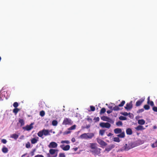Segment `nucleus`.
I'll use <instances>...</instances> for the list:
<instances>
[{"mask_svg":"<svg viewBox=\"0 0 157 157\" xmlns=\"http://www.w3.org/2000/svg\"><path fill=\"white\" fill-rule=\"evenodd\" d=\"M71 132L70 131H66L63 132V135L68 134L70 133Z\"/></svg>","mask_w":157,"mask_h":157,"instance_id":"obj_44","label":"nucleus"},{"mask_svg":"<svg viewBox=\"0 0 157 157\" xmlns=\"http://www.w3.org/2000/svg\"><path fill=\"white\" fill-rule=\"evenodd\" d=\"M42 131L43 133V135H44L45 136H47L49 134V132L48 130H45L44 129Z\"/></svg>","mask_w":157,"mask_h":157,"instance_id":"obj_21","label":"nucleus"},{"mask_svg":"<svg viewBox=\"0 0 157 157\" xmlns=\"http://www.w3.org/2000/svg\"><path fill=\"white\" fill-rule=\"evenodd\" d=\"M126 133L127 135H131L132 133V132L131 129L128 128L126 130Z\"/></svg>","mask_w":157,"mask_h":157,"instance_id":"obj_16","label":"nucleus"},{"mask_svg":"<svg viewBox=\"0 0 157 157\" xmlns=\"http://www.w3.org/2000/svg\"><path fill=\"white\" fill-rule=\"evenodd\" d=\"M76 127V125L75 124L71 126L69 128H68V130H74L75 129Z\"/></svg>","mask_w":157,"mask_h":157,"instance_id":"obj_27","label":"nucleus"},{"mask_svg":"<svg viewBox=\"0 0 157 157\" xmlns=\"http://www.w3.org/2000/svg\"><path fill=\"white\" fill-rule=\"evenodd\" d=\"M145 122V121L143 119H140L138 120V123L140 125H144Z\"/></svg>","mask_w":157,"mask_h":157,"instance_id":"obj_19","label":"nucleus"},{"mask_svg":"<svg viewBox=\"0 0 157 157\" xmlns=\"http://www.w3.org/2000/svg\"><path fill=\"white\" fill-rule=\"evenodd\" d=\"M116 124L117 126H122V123L121 121H119L116 122Z\"/></svg>","mask_w":157,"mask_h":157,"instance_id":"obj_35","label":"nucleus"},{"mask_svg":"<svg viewBox=\"0 0 157 157\" xmlns=\"http://www.w3.org/2000/svg\"><path fill=\"white\" fill-rule=\"evenodd\" d=\"M106 111V109L105 108H102L101 110L100 114H102L104 113Z\"/></svg>","mask_w":157,"mask_h":157,"instance_id":"obj_30","label":"nucleus"},{"mask_svg":"<svg viewBox=\"0 0 157 157\" xmlns=\"http://www.w3.org/2000/svg\"><path fill=\"white\" fill-rule=\"evenodd\" d=\"M18 135L17 134H13L11 135L10 137L11 138H13L15 140H16L17 138H18Z\"/></svg>","mask_w":157,"mask_h":157,"instance_id":"obj_18","label":"nucleus"},{"mask_svg":"<svg viewBox=\"0 0 157 157\" xmlns=\"http://www.w3.org/2000/svg\"><path fill=\"white\" fill-rule=\"evenodd\" d=\"M119 119L121 120H125L126 119V118L125 117L122 116H121V117H120Z\"/></svg>","mask_w":157,"mask_h":157,"instance_id":"obj_40","label":"nucleus"},{"mask_svg":"<svg viewBox=\"0 0 157 157\" xmlns=\"http://www.w3.org/2000/svg\"><path fill=\"white\" fill-rule=\"evenodd\" d=\"M114 132L116 134H118L117 136L120 138H124L125 137L124 132L122 131L121 128H116L114 130Z\"/></svg>","mask_w":157,"mask_h":157,"instance_id":"obj_2","label":"nucleus"},{"mask_svg":"<svg viewBox=\"0 0 157 157\" xmlns=\"http://www.w3.org/2000/svg\"><path fill=\"white\" fill-rule=\"evenodd\" d=\"M20 110V109L17 108H15L13 110V112L15 115H16Z\"/></svg>","mask_w":157,"mask_h":157,"instance_id":"obj_25","label":"nucleus"},{"mask_svg":"<svg viewBox=\"0 0 157 157\" xmlns=\"http://www.w3.org/2000/svg\"><path fill=\"white\" fill-rule=\"evenodd\" d=\"M97 142L99 144L102 146H106L107 145L106 143L100 139H97Z\"/></svg>","mask_w":157,"mask_h":157,"instance_id":"obj_11","label":"nucleus"},{"mask_svg":"<svg viewBox=\"0 0 157 157\" xmlns=\"http://www.w3.org/2000/svg\"><path fill=\"white\" fill-rule=\"evenodd\" d=\"M113 135V134H112V133H111L110 132H109L107 135V136H112Z\"/></svg>","mask_w":157,"mask_h":157,"instance_id":"obj_54","label":"nucleus"},{"mask_svg":"<svg viewBox=\"0 0 157 157\" xmlns=\"http://www.w3.org/2000/svg\"><path fill=\"white\" fill-rule=\"evenodd\" d=\"M147 103L150 104L151 106H153L154 105V103L153 101H150V97H148L147 98Z\"/></svg>","mask_w":157,"mask_h":157,"instance_id":"obj_15","label":"nucleus"},{"mask_svg":"<svg viewBox=\"0 0 157 157\" xmlns=\"http://www.w3.org/2000/svg\"><path fill=\"white\" fill-rule=\"evenodd\" d=\"M61 143L62 144L66 143L67 144H69L70 143V142L69 140H62Z\"/></svg>","mask_w":157,"mask_h":157,"instance_id":"obj_32","label":"nucleus"},{"mask_svg":"<svg viewBox=\"0 0 157 157\" xmlns=\"http://www.w3.org/2000/svg\"><path fill=\"white\" fill-rule=\"evenodd\" d=\"M73 149L75 151H76L78 149L77 147H75L73 148Z\"/></svg>","mask_w":157,"mask_h":157,"instance_id":"obj_56","label":"nucleus"},{"mask_svg":"<svg viewBox=\"0 0 157 157\" xmlns=\"http://www.w3.org/2000/svg\"><path fill=\"white\" fill-rule=\"evenodd\" d=\"M87 139H91L94 136V133H87Z\"/></svg>","mask_w":157,"mask_h":157,"instance_id":"obj_22","label":"nucleus"},{"mask_svg":"<svg viewBox=\"0 0 157 157\" xmlns=\"http://www.w3.org/2000/svg\"><path fill=\"white\" fill-rule=\"evenodd\" d=\"M125 114H124V115H128V113L126 112L125 113Z\"/></svg>","mask_w":157,"mask_h":157,"instance_id":"obj_59","label":"nucleus"},{"mask_svg":"<svg viewBox=\"0 0 157 157\" xmlns=\"http://www.w3.org/2000/svg\"><path fill=\"white\" fill-rule=\"evenodd\" d=\"M34 157H44V156L41 155H37L35 156Z\"/></svg>","mask_w":157,"mask_h":157,"instance_id":"obj_51","label":"nucleus"},{"mask_svg":"<svg viewBox=\"0 0 157 157\" xmlns=\"http://www.w3.org/2000/svg\"><path fill=\"white\" fill-rule=\"evenodd\" d=\"M132 107V101H131L129 103H127L126 105V106L124 107L125 109L127 110H129Z\"/></svg>","mask_w":157,"mask_h":157,"instance_id":"obj_10","label":"nucleus"},{"mask_svg":"<svg viewBox=\"0 0 157 157\" xmlns=\"http://www.w3.org/2000/svg\"><path fill=\"white\" fill-rule=\"evenodd\" d=\"M101 119L104 121H108V120L109 119V118L107 117L104 116L101 117Z\"/></svg>","mask_w":157,"mask_h":157,"instance_id":"obj_26","label":"nucleus"},{"mask_svg":"<svg viewBox=\"0 0 157 157\" xmlns=\"http://www.w3.org/2000/svg\"><path fill=\"white\" fill-rule=\"evenodd\" d=\"M33 123H32L29 125H27L25 127H23V128L27 131H29L33 128Z\"/></svg>","mask_w":157,"mask_h":157,"instance_id":"obj_8","label":"nucleus"},{"mask_svg":"<svg viewBox=\"0 0 157 157\" xmlns=\"http://www.w3.org/2000/svg\"><path fill=\"white\" fill-rule=\"evenodd\" d=\"M108 108L111 109L113 110V107L112 106H108Z\"/></svg>","mask_w":157,"mask_h":157,"instance_id":"obj_55","label":"nucleus"},{"mask_svg":"<svg viewBox=\"0 0 157 157\" xmlns=\"http://www.w3.org/2000/svg\"><path fill=\"white\" fill-rule=\"evenodd\" d=\"M144 108L146 110H148L150 109V106L148 105H145L144 106Z\"/></svg>","mask_w":157,"mask_h":157,"instance_id":"obj_34","label":"nucleus"},{"mask_svg":"<svg viewBox=\"0 0 157 157\" xmlns=\"http://www.w3.org/2000/svg\"><path fill=\"white\" fill-rule=\"evenodd\" d=\"M144 128L143 127V126L141 125H138L135 128V129L137 131L139 130H142L144 129Z\"/></svg>","mask_w":157,"mask_h":157,"instance_id":"obj_17","label":"nucleus"},{"mask_svg":"<svg viewBox=\"0 0 157 157\" xmlns=\"http://www.w3.org/2000/svg\"><path fill=\"white\" fill-rule=\"evenodd\" d=\"M58 122L56 120H53L52 122V124L53 125L56 126L57 125Z\"/></svg>","mask_w":157,"mask_h":157,"instance_id":"obj_31","label":"nucleus"},{"mask_svg":"<svg viewBox=\"0 0 157 157\" xmlns=\"http://www.w3.org/2000/svg\"><path fill=\"white\" fill-rule=\"evenodd\" d=\"M1 142L4 144H5L6 143V142H7V141L5 139H3L2 140Z\"/></svg>","mask_w":157,"mask_h":157,"instance_id":"obj_45","label":"nucleus"},{"mask_svg":"<svg viewBox=\"0 0 157 157\" xmlns=\"http://www.w3.org/2000/svg\"><path fill=\"white\" fill-rule=\"evenodd\" d=\"M35 151V149H34L31 152L30 154L31 156H33L34 155V153Z\"/></svg>","mask_w":157,"mask_h":157,"instance_id":"obj_46","label":"nucleus"},{"mask_svg":"<svg viewBox=\"0 0 157 157\" xmlns=\"http://www.w3.org/2000/svg\"><path fill=\"white\" fill-rule=\"evenodd\" d=\"M39 137L36 136L35 138L32 139L31 140V143L34 144H36L38 141Z\"/></svg>","mask_w":157,"mask_h":157,"instance_id":"obj_13","label":"nucleus"},{"mask_svg":"<svg viewBox=\"0 0 157 157\" xmlns=\"http://www.w3.org/2000/svg\"><path fill=\"white\" fill-rule=\"evenodd\" d=\"M60 147L64 151H67L69 150L70 148V146L69 145H67L65 146H64V144L61 145L60 146Z\"/></svg>","mask_w":157,"mask_h":157,"instance_id":"obj_9","label":"nucleus"},{"mask_svg":"<svg viewBox=\"0 0 157 157\" xmlns=\"http://www.w3.org/2000/svg\"><path fill=\"white\" fill-rule=\"evenodd\" d=\"M2 151L4 153H6L8 152V150L7 147H4L2 148Z\"/></svg>","mask_w":157,"mask_h":157,"instance_id":"obj_24","label":"nucleus"},{"mask_svg":"<svg viewBox=\"0 0 157 157\" xmlns=\"http://www.w3.org/2000/svg\"><path fill=\"white\" fill-rule=\"evenodd\" d=\"M1 57L0 56V61H1Z\"/></svg>","mask_w":157,"mask_h":157,"instance_id":"obj_60","label":"nucleus"},{"mask_svg":"<svg viewBox=\"0 0 157 157\" xmlns=\"http://www.w3.org/2000/svg\"><path fill=\"white\" fill-rule=\"evenodd\" d=\"M144 101V99H141L137 101L136 103V106H140Z\"/></svg>","mask_w":157,"mask_h":157,"instance_id":"obj_14","label":"nucleus"},{"mask_svg":"<svg viewBox=\"0 0 157 157\" xmlns=\"http://www.w3.org/2000/svg\"><path fill=\"white\" fill-rule=\"evenodd\" d=\"M38 136L41 137L43 135V133L42 131H40L37 133Z\"/></svg>","mask_w":157,"mask_h":157,"instance_id":"obj_29","label":"nucleus"},{"mask_svg":"<svg viewBox=\"0 0 157 157\" xmlns=\"http://www.w3.org/2000/svg\"><path fill=\"white\" fill-rule=\"evenodd\" d=\"M72 122L71 119L69 118H65L62 123L63 125H71L72 124Z\"/></svg>","mask_w":157,"mask_h":157,"instance_id":"obj_4","label":"nucleus"},{"mask_svg":"<svg viewBox=\"0 0 157 157\" xmlns=\"http://www.w3.org/2000/svg\"><path fill=\"white\" fill-rule=\"evenodd\" d=\"M26 147L27 148H29L30 147V144L29 142H28L26 144Z\"/></svg>","mask_w":157,"mask_h":157,"instance_id":"obj_42","label":"nucleus"},{"mask_svg":"<svg viewBox=\"0 0 157 157\" xmlns=\"http://www.w3.org/2000/svg\"><path fill=\"white\" fill-rule=\"evenodd\" d=\"M127 146L128 145L127 144H126L124 145L125 149L126 150H128L131 148H128Z\"/></svg>","mask_w":157,"mask_h":157,"instance_id":"obj_47","label":"nucleus"},{"mask_svg":"<svg viewBox=\"0 0 157 157\" xmlns=\"http://www.w3.org/2000/svg\"><path fill=\"white\" fill-rule=\"evenodd\" d=\"M94 120L96 121H98L99 120V118L98 117H95L94 118Z\"/></svg>","mask_w":157,"mask_h":157,"instance_id":"obj_49","label":"nucleus"},{"mask_svg":"<svg viewBox=\"0 0 157 157\" xmlns=\"http://www.w3.org/2000/svg\"><path fill=\"white\" fill-rule=\"evenodd\" d=\"M100 126L102 128H109L111 127V124L108 122H101L100 124Z\"/></svg>","mask_w":157,"mask_h":157,"instance_id":"obj_6","label":"nucleus"},{"mask_svg":"<svg viewBox=\"0 0 157 157\" xmlns=\"http://www.w3.org/2000/svg\"><path fill=\"white\" fill-rule=\"evenodd\" d=\"M115 147V145L113 144H111L108 146L105 149L104 151H107V152H109L112 149L114 148Z\"/></svg>","mask_w":157,"mask_h":157,"instance_id":"obj_12","label":"nucleus"},{"mask_svg":"<svg viewBox=\"0 0 157 157\" xmlns=\"http://www.w3.org/2000/svg\"><path fill=\"white\" fill-rule=\"evenodd\" d=\"M90 126L89 125H88L86 126V128H90Z\"/></svg>","mask_w":157,"mask_h":157,"instance_id":"obj_57","label":"nucleus"},{"mask_svg":"<svg viewBox=\"0 0 157 157\" xmlns=\"http://www.w3.org/2000/svg\"><path fill=\"white\" fill-rule=\"evenodd\" d=\"M26 154H23V155H22L21 156V157H23L25 156L26 155Z\"/></svg>","mask_w":157,"mask_h":157,"instance_id":"obj_58","label":"nucleus"},{"mask_svg":"<svg viewBox=\"0 0 157 157\" xmlns=\"http://www.w3.org/2000/svg\"><path fill=\"white\" fill-rule=\"evenodd\" d=\"M80 137L82 139H87V133H84L80 135Z\"/></svg>","mask_w":157,"mask_h":157,"instance_id":"obj_20","label":"nucleus"},{"mask_svg":"<svg viewBox=\"0 0 157 157\" xmlns=\"http://www.w3.org/2000/svg\"><path fill=\"white\" fill-rule=\"evenodd\" d=\"M90 108L91 111H95V107L93 106H90Z\"/></svg>","mask_w":157,"mask_h":157,"instance_id":"obj_39","label":"nucleus"},{"mask_svg":"<svg viewBox=\"0 0 157 157\" xmlns=\"http://www.w3.org/2000/svg\"><path fill=\"white\" fill-rule=\"evenodd\" d=\"M152 110L154 112H157V107L153 106L152 108Z\"/></svg>","mask_w":157,"mask_h":157,"instance_id":"obj_43","label":"nucleus"},{"mask_svg":"<svg viewBox=\"0 0 157 157\" xmlns=\"http://www.w3.org/2000/svg\"><path fill=\"white\" fill-rule=\"evenodd\" d=\"M18 105H19L18 103L16 102H14L13 105V107L15 108H17V107L18 106Z\"/></svg>","mask_w":157,"mask_h":157,"instance_id":"obj_37","label":"nucleus"},{"mask_svg":"<svg viewBox=\"0 0 157 157\" xmlns=\"http://www.w3.org/2000/svg\"><path fill=\"white\" fill-rule=\"evenodd\" d=\"M71 141L73 142H74L75 141V138L73 137L71 139Z\"/></svg>","mask_w":157,"mask_h":157,"instance_id":"obj_53","label":"nucleus"},{"mask_svg":"<svg viewBox=\"0 0 157 157\" xmlns=\"http://www.w3.org/2000/svg\"><path fill=\"white\" fill-rule=\"evenodd\" d=\"M151 147L153 148H155L157 147V141L151 145Z\"/></svg>","mask_w":157,"mask_h":157,"instance_id":"obj_38","label":"nucleus"},{"mask_svg":"<svg viewBox=\"0 0 157 157\" xmlns=\"http://www.w3.org/2000/svg\"><path fill=\"white\" fill-rule=\"evenodd\" d=\"M58 151V150L57 149H51L49 150V152L52 156L51 157H56L57 156Z\"/></svg>","mask_w":157,"mask_h":157,"instance_id":"obj_3","label":"nucleus"},{"mask_svg":"<svg viewBox=\"0 0 157 157\" xmlns=\"http://www.w3.org/2000/svg\"><path fill=\"white\" fill-rule=\"evenodd\" d=\"M45 113L44 111L42 110L40 113V115L41 117H43L45 115Z\"/></svg>","mask_w":157,"mask_h":157,"instance_id":"obj_36","label":"nucleus"},{"mask_svg":"<svg viewBox=\"0 0 157 157\" xmlns=\"http://www.w3.org/2000/svg\"><path fill=\"white\" fill-rule=\"evenodd\" d=\"M125 103V101H122L121 104L118 105H115L114 107L113 108V110L114 111H118L120 110L119 107H122L123 106L124 104Z\"/></svg>","mask_w":157,"mask_h":157,"instance_id":"obj_5","label":"nucleus"},{"mask_svg":"<svg viewBox=\"0 0 157 157\" xmlns=\"http://www.w3.org/2000/svg\"><path fill=\"white\" fill-rule=\"evenodd\" d=\"M86 120L90 122H91L92 121V119L89 117H88L86 118Z\"/></svg>","mask_w":157,"mask_h":157,"instance_id":"obj_48","label":"nucleus"},{"mask_svg":"<svg viewBox=\"0 0 157 157\" xmlns=\"http://www.w3.org/2000/svg\"><path fill=\"white\" fill-rule=\"evenodd\" d=\"M119 138V137H114L113 138V141L115 142H119L120 141V140Z\"/></svg>","mask_w":157,"mask_h":157,"instance_id":"obj_28","label":"nucleus"},{"mask_svg":"<svg viewBox=\"0 0 157 157\" xmlns=\"http://www.w3.org/2000/svg\"><path fill=\"white\" fill-rule=\"evenodd\" d=\"M19 122L21 124V126H23L24 125L25 122L24 120L22 119H19Z\"/></svg>","mask_w":157,"mask_h":157,"instance_id":"obj_23","label":"nucleus"},{"mask_svg":"<svg viewBox=\"0 0 157 157\" xmlns=\"http://www.w3.org/2000/svg\"><path fill=\"white\" fill-rule=\"evenodd\" d=\"M122 157L121 156L120 157Z\"/></svg>","mask_w":157,"mask_h":157,"instance_id":"obj_61","label":"nucleus"},{"mask_svg":"<svg viewBox=\"0 0 157 157\" xmlns=\"http://www.w3.org/2000/svg\"><path fill=\"white\" fill-rule=\"evenodd\" d=\"M144 111V109H140L138 111V113H141L143 112Z\"/></svg>","mask_w":157,"mask_h":157,"instance_id":"obj_50","label":"nucleus"},{"mask_svg":"<svg viewBox=\"0 0 157 157\" xmlns=\"http://www.w3.org/2000/svg\"><path fill=\"white\" fill-rule=\"evenodd\" d=\"M58 144L55 142H52L50 143L48 145L49 148H56L57 147Z\"/></svg>","mask_w":157,"mask_h":157,"instance_id":"obj_7","label":"nucleus"},{"mask_svg":"<svg viewBox=\"0 0 157 157\" xmlns=\"http://www.w3.org/2000/svg\"><path fill=\"white\" fill-rule=\"evenodd\" d=\"M90 147L91 148V151L92 154L95 156L96 155H99L101 153V149L98 148L96 146V144L94 143L90 144Z\"/></svg>","mask_w":157,"mask_h":157,"instance_id":"obj_1","label":"nucleus"},{"mask_svg":"<svg viewBox=\"0 0 157 157\" xmlns=\"http://www.w3.org/2000/svg\"><path fill=\"white\" fill-rule=\"evenodd\" d=\"M112 112V110H108L107 111V113L108 114H110Z\"/></svg>","mask_w":157,"mask_h":157,"instance_id":"obj_52","label":"nucleus"},{"mask_svg":"<svg viewBox=\"0 0 157 157\" xmlns=\"http://www.w3.org/2000/svg\"><path fill=\"white\" fill-rule=\"evenodd\" d=\"M105 130H100L99 131V134L101 135V136H102L104 134Z\"/></svg>","mask_w":157,"mask_h":157,"instance_id":"obj_33","label":"nucleus"},{"mask_svg":"<svg viewBox=\"0 0 157 157\" xmlns=\"http://www.w3.org/2000/svg\"><path fill=\"white\" fill-rule=\"evenodd\" d=\"M59 157H65V155L64 153H60L59 154Z\"/></svg>","mask_w":157,"mask_h":157,"instance_id":"obj_41","label":"nucleus"}]
</instances>
